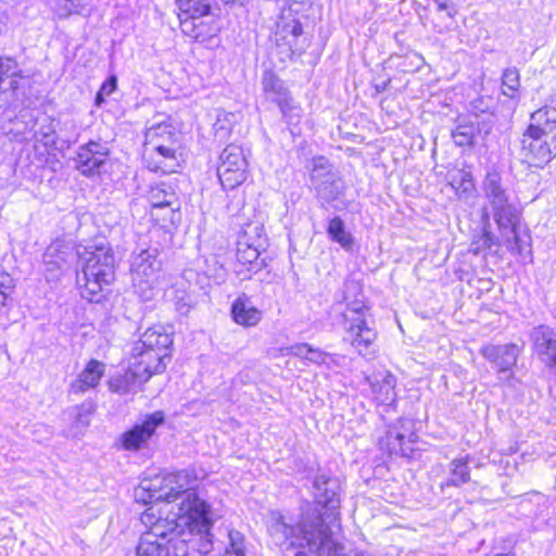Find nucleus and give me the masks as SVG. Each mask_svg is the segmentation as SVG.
<instances>
[{"label": "nucleus", "instance_id": "f257e3e1", "mask_svg": "<svg viewBox=\"0 0 556 556\" xmlns=\"http://www.w3.org/2000/svg\"><path fill=\"white\" fill-rule=\"evenodd\" d=\"M77 256L81 263V273L77 274L81 298L101 303L115 280L116 261L112 248L105 242L78 245Z\"/></svg>", "mask_w": 556, "mask_h": 556}, {"label": "nucleus", "instance_id": "f03ea898", "mask_svg": "<svg viewBox=\"0 0 556 556\" xmlns=\"http://www.w3.org/2000/svg\"><path fill=\"white\" fill-rule=\"evenodd\" d=\"M20 78L22 71L17 62L10 56H0V110L4 111V118L9 122L3 128L16 141H26L34 139L37 115L26 109L21 110L14 117L10 114V110H16L22 104Z\"/></svg>", "mask_w": 556, "mask_h": 556}, {"label": "nucleus", "instance_id": "7ed1b4c3", "mask_svg": "<svg viewBox=\"0 0 556 556\" xmlns=\"http://www.w3.org/2000/svg\"><path fill=\"white\" fill-rule=\"evenodd\" d=\"M166 475L168 483L173 484V502L180 498L178 516L187 529L197 530L199 533L211 532L214 526L212 507L192 485L197 481L194 471L182 469Z\"/></svg>", "mask_w": 556, "mask_h": 556}, {"label": "nucleus", "instance_id": "20e7f679", "mask_svg": "<svg viewBox=\"0 0 556 556\" xmlns=\"http://www.w3.org/2000/svg\"><path fill=\"white\" fill-rule=\"evenodd\" d=\"M173 326L149 327L131 349L137 365L147 366L152 372L162 374L172 361L174 351Z\"/></svg>", "mask_w": 556, "mask_h": 556}, {"label": "nucleus", "instance_id": "39448f33", "mask_svg": "<svg viewBox=\"0 0 556 556\" xmlns=\"http://www.w3.org/2000/svg\"><path fill=\"white\" fill-rule=\"evenodd\" d=\"M213 548V534L199 533L188 529V533L175 534L166 542L150 541L141 536L136 548L137 556H204Z\"/></svg>", "mask_w": 556, "mask_h": 556}, {"label": "nucleus", "instance_id": "423d86ee", "mask_svg": "<svg viewBox=\"0 0 556 556\" xmlns=\"http://www.w3.org/2000/svg\"><path fill=\"white\" fill-rule=\"evenodd\" d=\"M481 189L488 202L483 208L489 211L490 216L492 215L497 228L513 227L521 212L511 198L503 170L494 164L489 166Z\"/></svg>", "mask_w": 556, "mask_h": 556}, {"label": "nucleus", "instance_id": "0eeeda50", "mask_svg": "<svg viewBox=\"0 0 556 556\" xmlns=\"http://www.w3.org/2000/svg\"><path fill=\"white\" fill-rule=\"evenodd\" d=\"M305 168L320 207L340 210L337 201L344 195L345 182L330 160L324 155L313 156L306 161Z\"/></svg>", "mask_w": 556, "mask_h": 556}, {"label": "nucleus", "instance_id": "6e6552de", "mask_svg": "<svg viewBox=\"0 0 556 556\" xmlns=\"http://www.w3.org/2000/svg\"><path fill=\"white\" fill-rule=\"evenodd\" d=\"M345 303L346 309L353 316L349 317L346 314H343L348 331V337L344 340H349L361 355L366 356L370 354V348L377 338V332L368 326L365 317L369 306L366 304L365 295Z\"/></svg>", "mask_w": 556, "mask_h": 556}, {"label": "nucleus", "instance_id": "1a4fd4ad", "mask_svg": "<svg viewBox=\"0 0 556 556\" xmlns=\"http://www.w3.org/2000/svg\"><path fill=\"white\" fill-rule=\"evenodd\" d=\"M276 46L288 58L302 55L309 46V40L304 36L300 18L293 13L292 7L283 8L276 22L274 31Z\"/></svg>", "mask_w": 556, "mask_h": 556}, {"label": "nucleus", "instance_id": "9d476101", "mask_svg": "<svg viewBox=\"0 0 556 556\" xmlns=\"http://www.w3.org/2000/svg\"><path fill=\"white\" fill-rule=\"evenodd\" d=\"M312 502H305L302 507H315L321 515L339 519L341 507L342 484L331 472L318 473L312 483Z\"/></svg>", "mask_w": 556, "mask_h": 556}, {"label": "nucleus", "instance_id": "9b49d317", "mask_svg": "<svg viewBox=\"0 0 556 556\" xmlns=\"http://www.w3.org/2000/svg\"><path fill=\"white\" fill-rule=\"evenodd\" d=\"M219 160L217 176L224 190H232L247 179L248 161L242 147L228 144Z\"/></svg>", "mask_w": 556, "mask_h": 556}, {"label": "nucleus", "instance_id": "f8f14e48", "mask_svg": "<svg viewBox=\"0 0 556 556\" xmlns=\"http://www.w3.org/2000/svg\"><path fill=\"white\" fill-rule=\"evenodd\" d=\"M480 354L496 369L497 377L503 383L513 386L515 380L513 368L520 354L517 344H485L480 348Z\"/></svg>", "mask_w": 556, "mask_h": 556}, {"label": "nucleus", "instance_id": "ddd939ff", "mask_svg": "<svg viewBox=\"0 0 556 556\" xmlns=\"http://www.w3.org/2000/svg\"><path fill=\"white\" fill-rule=\"evenodd\" d=\"M165 422V413L155 410L146 415L140 424L134 425L119 437L121 446L126 451H140L146 447L149 440L155 434L159 427Z\"/></svg>", "mask_w": 556, "mask_h": 556}, {"label": "nucleus", "instance_id": "4468645a", "mask_svg": "<svg viewBox=\"0 0 556 556\" xmlns=\"http://www.w3.org/2000/svg\"><path fill=\"white\" fill-rule=\"evenodd\" d=\"M555 142L526 128L521 138V153L525 161L535 167H543L556 156Z\"/></svg>", "mask_w": 556, "mask_h": 556}, {"label": "nucleus", "instance_id": "2eb2a0df", "mask_svg": "<svg viewBox=\"0 0 556 556\" xmlns=\"http://www.w3.org/2000/svg\"><path fill=\"white\" fill-rule=\"evenodd\" d=\"M109 154L105 142L90 140L78 148L74 157L75 168L86 177L100 175Z\"/></svg>", "mask_w": 556, "mask_h": 556}, {"label": "nucleus", "instance_id": "dca6fc26", "mask_svg": "<svg viewBox=\"0 0 556 556\" xmlns=\"http://www.w3.org/2000/svg\"><path fill=\"white\" fill-rule=\"evenodd\" d=\"M153 375L156 374L147 366L137 365V359H134L127 370L110 378L109 390L121 395L136 393Z\"/></svg>", "mask_w": 556, "mask_h": 556}, {"label": "nucleus", "instance_id": "f3484780", "mask_svg": "<svg viewBox=\"0 0 556 556\" xmlns=\"http://www.w3.org/2000/svg\"><path fill=\"white\" fill-rule=\"evenodd\" d=\"M173 484L167 481V475H156L144 478L135 489V500L144 505L159 502H173Z\"/></svg>", "mask_w": 556, "mask_h": 556}, {"label": "nucleus", "instance_id": "a211bd4d", "mask_svg": "<svg viewBox=\"0 0 556 556\" xmlns=\"http://www.w3.org/2000/svg\"><path fill=\"white\" fill-rule=\"evenodd\" d=\"M156 132H146V141L144 146L147 149L151 147V150L153 152L151 161L149 159H144L147 162V167L150 170L157 172L161 170L162 173L172 172L173 168L177 165V157H176V151L178 148V144H170V146H164L159 144L156 142Z\"/></svg>", "mask_w": 556, "mask_h": 556}, {"label": "nucleus", "instance_id": "6ab92c4d", "mask_svg": "<svg viewBox=\"0 0 556 556\" xmlns=\"http://www.w3.org/2000/svg\"><path fill=\"white\" fill-rule=\"evenodd\" d=\"M162 267L160 260V251L155 247H148L141 249L140 252H134L130 262V271L134 276V281L141 278H151Z\"/></svg>", "mask_w": 556, "mask_h": 556}, {"label": "nucleus", "instance_id": "aec40b11", "mask_svg": "<svg viewBox=\"0 0 556 556\" xmlns=\"http://www.w3.org/2000/svg\"><path fill=\"white\" fill-rule=\"evenodd\" d=\"M247 240L244 237H238L237 260L240 264L247 265L249 271L257 273L268 266L267 258L261 257L262 252L266 251L265 240L256 238L257 242L253 247Z\"/></svg>", "mask_w": 556, "mask_h": 556}, {"label": "nucleus", "instance_id": "412c9836", "mask_svg": "<svg viewBox=\"0 0 556 556\" xmlns=\"http://www.w3.org/2000/svg\"><path fill=\"white\" fill-rule=\"evenodd\" d=\"M105 372V364L98 359H90L84 370L70 384L71 394H81L99 386Z\"/></svg>", "mask_w": 556, "mask_h": 556}, {"label": "nucleus", "instance_id": "4be33fe9", "mask_svg": "<svg viewBox=\"0 0 556 556\" xmlns=\"http://www.w3.org/2000/svg\"><path fill=\"white\" fill-rule=\"evenodd\" d=\"M261 87L265 101L277 106L292 97L287 83L273 70H265L261 78Z\"/></svg>", "mask_w": 556, "mask_h": 556}, {"label": "nucleus", "instance_id": "5701e85b", "mask_svg": "<svg viewBox=\"0 0 556 556\" xmlns=\"http://www.w3.org/2000/svg\"><path fill=\"white\" fill-rule=\"evenodd\" d=\"M230 315L232 320L243 327L256 326L262 319V312L252 305L251 299L240 294L231 304Z\"/></svg>", "mask_w": 556, "mask_h": 556}, {"label": "nucleus", "instance_id": "b1692460", "mask_svg": "<svg viewBox=\"0 0 556 556\" xmlns=\"http://www.w3.org/2000/svg\"><path fill=\"white\" fill-rule=\"evenodd\" d=\"M528 129L542 135L554 141L556 147V109L543 106L530 115Z\"/></svg>", "mask_w": 556, "mask_h": 556}, {"label": "nucleus", "instance_id": "393cba45", "mask_svg": "<svg viewBox=\"0 0 556 556\" xmlns=\"http://www.w3.org/2000/svg\"><path fill=\"white\" fill-rule=\"evenodd\" d=\"M326 233L330 241L340 245L346 253L353 254L358 250L355 237L346 229L341 216H333L328 219Z\"/></svg>", "mask_w": 556, "mask_h": 556}, {"label": "nucleus", "instance_id": "a878e982", "mask_svg": "<svg viewBox=\"0 0 556 556\" xmlns=\"http://www.w3.org/2000/svg\"><path fill=\"white\" fill-rule=\"evenodd\" d=\"M375 399L380 405L395 409L396 406V392L395 384L396 378L390 372L376 375L374 380L370 381Z\"/></svg>", "mask_w": 556, "mask_h": 556}, {"label": "nucleus", "instance_id": "bb28decb", "mask_svg": "<svg viewBox=\"0 0 556 556\" xmlns=\"http://www.w3.org/2000/svg\"><path fill=\"white\" fill-rule=\"evenodd\" d=\"M97 407V402L92 399L72 407L73 422L68 429V435L72 438L84 435L90 426L91 416L96 413Z\"/></svg>", "mask_w": 556, "mask_h": 556}, {"label": "nucleus", "instance_id": "cd10ccee", "mask_svg": "<svg viewBox=\"0 0 556 556\" xmlns=\"http://www.w3.org/2000/svg\"><path fill=\"white\" fill-rule=\"evenodd\" d=\"M180 28L184 35L198 42H206L216 37L220 30L218 24L200 20H181Z\"/></svg>", "mask_w": 556, "mask_h": 556}, {"label": "nucleus", "instance_id": "c85d7f7f", "mask_svg": "<svg viewBox=\"0 0 556 556\" xmlns=\"http://www.w3.org/2000/svg\"><path fill=\"white\" fill-rule=\"evenodd\" d=\"M405 435L392 428L386 431L384 435L379 438V450L388 454L389 457H408L413 452L412 447L406 446Z\"/></svg>", "mask_w": 556, "mask_h": 556}, {"label": "nucleus", "instance_id": "c756f323", "mask_svg": "<svg viewBox=\"0 0 556 556\" xmlns=\"http://www.w3.org/2000/svg\"><path fill=\"white\" fill-rule=\"evenodd\" d=\"M481 222V232L473 237L469 249L475 255L484 254L493 245H500L498 238L491 231L490 213L486 208L482 210Z\"/></svg>", "mask_w": 556, "mask_h": 556}, {"label": "nucleus", "instance_id": "7c9ffc66", "mask_svg": "<svg viewBox=\"0 0 556 556\" xmlns=\"http://www.w3.org/2000/svg\"><path fill=\"white\" fill-rule=\"evenodd\" d=\"M216 0H176L179 10L178 18L200 20L203 16L211 15Z\"/></svg>", "mask_w": 556, "mask_h": 556}, {"label": "nucleus", "instance_id": "2f4dec72", "mask_svg": "<svg viewBox=\"0 0 556 556\" xmlns=\"http://www.w3.org/2000/svg\"><path fill=\"white\" fill-rule=\"evenodd\" d=\"M520 223L521 214L518 215L517 223L513 227L506 226L498 228V230L502 233L509 232L511 235V242L509 249L513 253H516L525 258L529 257L530 262H532L531 237L527 231L525 233H521Z\"/></svg>", "mask_w": 556, "mask_h": 556}, {"label": "nucleus", "instance_id": "473e14b6", "mask_svg": "<svg viewBox=\"0 0 556 556\" xmlns=\"http://www.w3.org/2000/svg\"><path fill=\"white\" fill-rule=\"evenodd\" d=\"M479 123L471 122L467 118H459L456 127L452 130L451 137L457 147L473 148L476 138L480 134Z\"/></svg>", "mask_w": 556, "mask_h": 556}, {"label": "nucleus", "instance_id": "72a5a7b5", "mask_svg": "<svg viewBox=\"0 0 556 556\" xmlns=\"http://www.w3.org/2000/svg\"><path fill=\"white\" fill-rule=\"evenodd\" d=\"M450 185L456 190L459 199H469L476 191L472 173L465 168L450 173Z\"/></svg>", "mask_w": 556, "mask_h": 556}, {"label": "nucleus", "instance_id": "f704fd0d", "mask_svg": "<svg viewBox=\"0 0 556 556\" xmlns=\"http://www.w3.org/2000/svg\"><path fill=\"white\" fill-rule=\"evenodd\" d=\"M469 456L466 455L462 458L453 459L450 464V476L445 482L441 484L444 486L459 488L470 481Z\"/></svg>", "mask_w": 556, "mask_h": 556}, {"label": "nucleus", "instance_id": "c9c22d12", "mask_svg": "<svg viewBox=\"0 0 556 556\" xmlns=\"http://www.w3.org/2000/svg\"><path fill=\"white\" fill-rule=\"evenodd\" d=\"M60 124L55 118L41 114L37 115V127H35L34 139L41 142L46 148L55 144L58 137L56 126Z\"/></svg>", "mask_w": 556, "mask_h": 556}, {"label": "nucleus", "instance_id": "e433bc0d", "mask_svg": "<svg viewBox=\"0 0 556 556\" xmlns=\"http://www.w3.org/2000/svg\"><path fill=\"white\" fill-rule=\"evenodd\" d=\"M149 200L151 202V207H160L163 205H174V207H176V205L180 203L174 188L164 181H161L160 184L151 187L149 192Z\"/></svg>", "mask_w": 556, "mask_h": 556}, {"label": "nucleus", "instance_id": "4c0bfd02", "mask_svg": "<svg viewBox=\"0 0 556 556\" xmlns=\"http://www.w3.org/2000/svg\"><path fill=\"white\" fill-rule=\"evenodd\" d=\"M181 204L178 203L176 207L163 205L160 207H151V216L153 220H155L161 228L166 230H170L172 228H177L181 222Z\"/></svg>", "mask_w": 556, "mask_h": 556}, {"label": "nucleus", "instance_id": "58836bf2", "mask_svg": "<svg viewBox=\"0 0 556 556\" xmlns=\"http://www.w3.org/2000/svg\"><path fill=\"white\" fill-rule=\"evenodd\" d=\"M502 93L514 102V109L520 100V73L517 67H507L502 73Z\"/></svg>", "mask_w": 556, "mask_h": 556}, {"label": "nucleus", "instance_id": "ea45409f", "mask_svg": "<svg viewBox=\"0 0 556 556\" xmlns=\"http://www.w3.org/2000/svg\"><path fill=\"white\" fill-rule=\"evenodd\" d=\"M282 121L289 126L290 132L294 135V128L298 127L302 119L303 109L293 97L278 105Z\"/></svg>", "mask_w": 556, "mask_h": 556}, {"label": "nucleus", "instance_id": "a19ab883", "mask_svg": "<svg viewBox=\"0 0 556 556\" xmlns=\"http://www.w3.org/2000/svg\"><path fill=\"white\" fill-rule=\"evenodd\" d=\"M169 117H166L163 121H160L149 128H147L146 132L154 131L156 132V142L159 144L170 146L178 144L179 132L176 131V128L168 122Z\"/></svg>", "mask_w": 556, "mask_h": 556}, {"label": "nucleus", "instance_id": "79ce46f5", "mask_svg": "<svg viewBox=\"0 0 556 556\" xmlns=\"http://www.w3.org/2000/svg\"><path fill=\"white\" fill-rule=\"evenodd\" d=\"M178 525L172 520L167 519H159L151 527V530L148 533L142 534L141 536H150V541H162L166 542L168 538L174 536L175 534L188 533V531L180 530L177 531Z\"/></svg>", "mask_w": 556, "mask_h": 556}, {"label": "nucleus", "instance_id": "37998d69", "mask_svg": "<svg viewBox=\"0 0 556 556\" xmlns=\"http://www.w3.org/2000/svg\"><path fill=\"white\" fill-rule=\"evenodd\" d=\"M91 0H53L52 8L59 17H67L72 14H80Z\"/></svg>", "mask_w": 556, "mask_h": 556}, {"label": "nucleus", "instance_id": "c03bdc74", "mask_svg": "<svg viewBox=\"0 0 556 556\" xmlns=\"http://www.w3.org/2000/svg\"><path fill=\"white\" fill-rule=\"evenodd\" d=\"M363 285L355 279H345L342 290L336 294L337 302H348L364 296Z\"/></svg>", "mask_w": 556, "mask_h": 556}, {"label": "nucleus", "instance_id": "a18cd8bd", "mask_svg": "<svg viewBox=\"0 0 556 556\" xmlns=\"http://www.w3.org/2000/svg\"><path fill=\"white\" fill-rule=\"evenodd\" d=\"M293 469L295 473L300 475L303 479H312L313 481L316 475L325 472L316 462L301 457L294 459Z\"/></svg>", "mask_w": 556, "mask_h": 556}, {"label": "nucleus", "instance_id": "49530a36", "mask_svg": "<svg viewBox=\"0 0 556 556\" xmlns=\"http://www.w3.org/2000/svg\"><path fill=\"white\" fill-rule=\"evenodd\" d=\"M235 117L236 116L233 113H218L216 122L214 124L215 135L218 136L220 139L227 138L231 132V128L235 123Z\"/></svg>", "mask_w": 556, "mask_h": 556}, {"label": "nucleus", "instance_id": "de8ad7c7", "mask_svg": "<svg viewBox=\"0 0 556 556\" xmlns=\"http://www.w3.org/2000/svg\"><path fill=\"white\" fill-rule=\"evenodd\" d=\"M206 269L204 270L205 279H213L216 283L225 280L226 271L215 255L206 258Z\"/></svg>", "mask_w": 556, "mask_h": 556}, {"label": "nucleus", "instance_id": "09e8293b", "mask_svg": "<svg viewBox=\"0 0 556 556\" xmlns=\"http://www.w3.org/2000/svg\"><path fill=\"white\" fill-rule=\"evenodd\" d=\"M229 545L226 549L230 551V555L245 556L244 535L235 529L228 531Z\"/></svg>", "mask_w": 556, "mask_h": 556}, {"label": "nucleus", "instance_id": "8fccbe9b", "mask_svg": "<svg viewBox=\"0 0 556 556\" xmlns=\"http://www.w3.org/2000/svg\"><path fill=\"white\" fill-rule=\"evenodd\" d=\"M239 237H244L245 239H248V243L251 244L252 247L254 244H256V238L258 239H264L265 240V244L266 247L268 245L267 243V237H266V233L264 231V226L263 225H260V224H249L247 225V227L242 230V232L239 235Z\"/></svg>", "mask_w": 556, "mask_h": 556}, {"label": "nucleus", "instance_id": "3c124183", "mask_svg": "<svg viewBox=\"0 0 556 556\" xmlns=\"http://www.w3.org/2000/svg\"><path fill=\"white\" fill-rule=\"evenodd\" d=\"M136 293L143 302H150L154 298V290L150 283V278H141L135 281Z\"/></svg>", "mask_w": 556, "mask_h": 556}, {"label": "nucleus", "instance_id": "603ef678", "mask_svg": "<svg viewBox=\"0 0 556 556\" xmlns=\"http://www.w3.org/2000/svg\"><path fill=\"white\" fill-rule=\"evenodd\" d=\"M311 346L312 345L308 343H296V344L290 345V346L286 348V355L300 357L307 362Z\"/></svg>", "mask_w": 556, "mask_h": 556}, {"label": "nucleus", "instance_id": "864d4df0", "mask_svg": "<svg viewBox=\"0 0 556 556\" xmlns=\"http://www.w3.org/2000/svg\"><path fill=\"white\" fill-rule=\"evenodd\" d=\"M332 358V355L321 351L320 349H316L311 346L309 355H308V363L316 364V365H327L329 367L328 361Z\"/></svg>", "mask_w": 556, "mask_h": 556}, {"label": "nucleus", "instance_id": "5fc2aeb1", "mask_svg": "<svg viewBox=\"0 0 556 556\" xmlns=\"http://www.w3.org/2000/svg\"><path fill=\"white\" fill-rule=\"evenodd\" d=\"M117 89V77L112 74L101 84L99 90L102 91L106 97H110Z\"/></svg>", "mask_w": 556, "mask_h": 556}, {"label": "nucleus", "instance_id": "6e6d98bb", "mask_svg": "<svg viewBox=\"0 0 556 556\" xmlns=\"http://www.w3.org/2000/svg\"><path fill=\"white\" fill-rule=\"evenodd\" d=\"M431 2L437 5L438 11L446 12V15L451 18H453L457 14L456 5L453 2L440 0H431Z\"/></svg>", "mask_w": 556, "mask_h": 556}, {"label": "nucleus", "instance_id": "4d7b16f0", "mask_svg": "<svg viewBox=\"0 0 556 556\" xmlns=\"http://www.w3.org/2000/svg\"><path fill=\"white\" fill-rule=\"evenodd\" d=\"M176 309L181 315H187L192 307V301L189 295H182L179 298H176Z\"/></svg>", "mask_w": 556, "mask_h": 556}, {"label": "nucleus", "instance_id": "13d9d810", "mask_svg": "<svg viewBox=\"0 0 556 556\" xmlns=\"http://www.w3.org/2000/svg\"><path fill=\"white\" fill-rule=\"evenodd\" d=\"M74 142L75 140H72L70 138H62L60 135H58L55 144L48 146L47 148L64 152L65 150H68Z\"/></svg>", "mask_w": 556, "mask_h": 556}, {"label": "nucleus", "instance_id": "bf43d9fd", "mask_svg": "<svg viewBox=\"0 0 556 556\" xmlns=\"http://www.w3.org/2000/svg\"><path fill=\"white\" fill-rule=\"evenodd\" d=\"M332 556H370V555L367 553H362V552H352V553L346 554L345 546L341 543L340 544V553L337 555H332Z\"/></svg>", "mask_w": 556, "mask_h": 556}, {"label": "nucleus", "instance_id": "052dcab7", "mask_svg": "<svg viewBox=\"0 0 556 556\" xmlns=\"http://www.w3.org/2000/svg\"><path fill=\"white\" fill-rule=\"evenodd\" d=\"M390 83H391V79L389 78V79L383 80L381 83L375 84L374 88H375L377 93H381V92H384L388 89Z\"/></svg>", "mask_w": 556, "mask_h": 556}, {"label": "nucleus", "instance_id": "680f3d73", "mask_svg": "<svg viewBox=\"0 0 556 556\" xmlns=\"http://www.w3.org/2000/svg\"><path fill=\"white\" fill-rule=\"evenodd\" d=\"M106 98L108 97L104 93H102L101 90H98L94 97V105L100 108L105 102Z\"/></svg>", "mask_w": 556, "mask_h": 556}, {"label": "nucleus", "instance_id": "e2e57ef3", "mask_svg": "<svg viewBox=\"0 0 556 556\" xmlns=\"http://www.w3.org/2000/svg\"><path fill=\"white\" fill-rule=\"evenodd\" d=\"M23 152H26V156H24L23 154H21V155H20V157L17 159V165H18V166L28 165V164L26 163V161H28V160H29V156H30L31 151H30V150H28V149H26V150H24Z\"/></svg>", "mask_w": 556, "mask_h": 556}, {"label": "nucleus", "instance_id": "0e129e2a", "mask_svg": "<svg viewBox=\"0 0 556 556\" xmlns=\"http://www.w3.org/2000/svg\"><path fill=\"white\" fill-rule=\"evenodd\" d=\"M413 58H414V59H416V61H417V62L414 64V65H415V67H414L412 71H417V70H419V68L424 65L425 60H424V58H422L420 54H418V53H414V54H413Z\"/></svg>", "mask_w": 556, "mask_h": 556}, {"label": "nucleus", "instance_id": "69168bd1", "mask_svg": "<svg viewBox=\"0 0 556 556\" xmlns=\"http://www.w3.org/2000/svg\"><path fill=\"white\" fill-rule=\"evenodd\" d=\"M7 21H8L7 15L3 12H0V35L7 28Z\"/></svg>", "mask_w": 556, "mask_h": 556}, {"label": "nucleus", "instance_id": "338daca9", "mask_svg": "<svg viewBox=\"0 0 556 556\" xmlns=\"http://www.w3.org/2000/svg\"><path fill=\"white\" fill-rule=\"evenodd\" d=\"M226 5H243L247 0H220Z\"/></svg>", "mask_w": 556, "mask_h": 556}, {"label": "nucleus", "instance_id": "774afa93", "mask_svg": "<svg viewBox=\"0 0 556 556\" xmlns=\"http://www.w3.org/2000/svg\"><path fill=\"white\" fill-rule=\"evenodd\" d=\"M33 149H34L35 157H36V160H37V162H38V164H36L35 166H36L37 168H39V167H41V166H42V164H43L42 155H38V154H37V152H36V146H35V144L33 146Z\"/></svg>", "mask_w": 556, "mask_h": 556}]
</instances>
